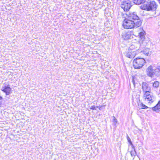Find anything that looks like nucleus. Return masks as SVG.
<instances>
[{
  "instance_id": "13",
  "label": "nucleus",
  "mask_w": 160,
  "mask_h": 160,
  "mask_svg": "<svg viewBox=\"0 0 160 160\" xmlns=\"http://www.w3.org/2000/svg\"><path fill=\"white\" fill-rule=\"evenodd\" d=\"M145 32L143 31L140 32L139 33L138 36L140 38V42H143L145 39Z\"/></svg>"
},
{
  "instance_id": "2",
  "label": "nucleus",
  "mask_w": 160,
  "mask_h": 160,
  "mask_svg": "<svg viewBox=\"0 0 160 160\" xmlns=\"http://www.w3.org/2000/svg\"><path fill=\"white\" fill-rule=\"evenodd\" d=\"M142 22L141 21L135 22L128 18L124 20L123 23V27L125 28H138L140 26Z\"/></svg>"
},
{
  "instance_id": "14",
  "label": "nucleus",
  "mask_w": 160,
  "mask_h": 160,
  "mask_svg": "<svg viewBox=\"0 0 160 160\" xmlns=\"http://www.w3.org/2000/svg\"><path fill=\"white\" fill-rule=\"evenodd\" d=\"M152 109L153 111H155L157 112H158L160 109V100L155 107L152 108Z\"/></svg>"
},
{
  "instance_id": "4",
  "label": "nucleus",
  "mask_w": 160,
  "mask_h": 160,
  "mask_svg": "<svg viewBox=\"0 0 160 160\" xmlns=\"http://www.w3.org/2000/svg\"><path fill=\"white\" fill-rule=\"evenodd\" d=\"M145 61L143 58H137L133 61V67L135 68L140 69L142 68Z\"/></svg>"
},
{
  "instance_id": "21",
  "label": "nucleus",
  "mask_w": 160,
  "mask_h": 160,
  "mask_svg": "<svg viewBox=\"0 0 160 160\" xmlns=\"http://www.w3.org/2000/svg\"><path fill=\"white\" fill-rule=\"evenodd\" d=\"M112 118H113V122L114 123L116 124L117 123V120L114 116H113Z\"/></svg>"
},
{
  "instance_id": "19",
  "label": "nucleus",
  "mask_w": 160,
  "mask_h": 160,
  "mask_svg": "<svg viewBox=\"0 0 160 160\" xmlns=\"http://www.w3.org/2000/svg\"><path fill=\"white\" fill-rule=\"evenodd\" d=\"M97 108H99V109L100 110H101V109H100V108H99V107L98 106H95V105H93V106H92L90 108V109H92V110H96V109Z\"/></svg>"
},
{
  "instance_id": "9",
  "label": "nucleus",
  "mask_w": 160,
  "mask_h": 160,
  "mask_svg": "<svg viewBox=\"0 0 160 160\" xmlns=\"http://www.w3.org/2000/svg\"><path fill=\"white\" fill-rule=\"evenodd\" d=\"M137 54L135 50H128L126 53L125 56L128 58H134Z\"/></svg>"
},
{
  "instance_id": "20",
  "label": "nucleus",
  "mask_w": 160,
  "mask_h": 160,
  "mask_svg": "<svg viewBox=\"0 0 160 160\" xmlns=\"http://www.w3.org/2000/svg\"><path fill=\"white\" fill-rule=\"evenodd\" d=\"M135 45L134 44H132L129 47V49L130 50H134V49H135Z\"/></svg>"
},
{
  "instance_id": "8",
  "label": "nucleus",
  "mask_w": 160,
  "mask_h": 160,
  "mask_svg": "<svg viewBox=\"0 0 160 160\" xmlns=\"http://www.w3.org/2000/svg\"><path fill=\"white\" fill-rule=\"evenodd\" d=\"M1 90L7 95L10 94L12 91V89L8 84H5L3 86Z\"/></svg>"
},
{
  "instance_id": "7",
  "label": "nucleus",
  "mask_w": 160,
  "mask_h": 160,
  "mask_svg": "<svg viewBox=\"0 0 160 160\" xmlns=\"http://www.w3.org/2000/svg\"><path fill=\"white\" fill-rule=\"evenodd\" d=\"M128 18L135 22H137L139 21H141L139 17L137 15L136 13L135 12L130 13L128 14Z\"/></svg>"
},
{
  "instance_id": "18",
  "label": "nucleus",
  "mask_w": 160,
  "mask_h": 160,
  "mask_svg": "<svg viewBox=\"0 0 160 160\" xmlns=\"http://www.w3.org/2000/svg\"><path fill=\"white\" fill-rule=\"evenodd\" d=\"M159 82L157 81H155L153 83V86L154 87L157 88L159 86Z\"/></svg>"
},
{
  "instance_id": "16",
  "label": "nucleus",
  "mask_w": 160,
  "mask_h": 160,
  "mask_svg": "<svg viewBox=\"0 0 160 160\" xmlns=\"http://www.w3.org/2000/svg\"><path fill=\"white\" fill-rule=\"evenodd\" d=\"M146 0H134L133 2L136 4L139 5L144 2Z\"/></svg>"
},
{
  "instance_id": "23",
  "label": "nucleus",
  "mask_w": 160,
  "mask_h": 160,
  "mask_svg": "<svg viewBox=\"0 0 160 160\" xmlns=\"http://www.w3.org/2000/svg\"><path fill=\"white\" fill-rule=\"evenodd\" d=\"M2 98V97H1L0 95V101H1ZM1 104H2V102L0 101V107H1Z\"/></svg>"
},
{
  "instance_id": "10",
  "label": "nucleus",
  "mask_w": 160,
  "mask_h": 160,
  "mask_svg": "<svg viewBox=\"0 0 160 160\" xmlns=\"http://www.w3.org/2000/svg\"><path fill=\"white\" fill-rule=\"evenodd\" d=\"M142 89L143 92L144 93L148 92H150L151 88L148 86V84L146 82H143L142 83Z\"/></svg>"
},
{
  "instance_id": "12",
  "label": "nucleus",
  "mask_w": 160,
  "mask_h": 160,
  "mask_svg": "<svg viewBox=\"0 0 160 160\" xmlns=\"http://www.w3.org/2000/svg\"><path fill=\"white\" fill-rule=\"evenodd\" d=\"M143 52L145 55L147 56L150 55L151 54V52L150 49L148 48H145L141 52Z\"/></svg>"
},
{
  "instance_id": "3",
  "label": "nucleus",
  "mask_w": 160,
  "mask_h": 160,
  "mask_svg": "<svg viewBox=\"0 0 160 160\" xmlns=\"http://www.w3.org/2000/svg\"><path fill=\"white\" fill-rule=\"evenodd\" d=\"M157 5L154 1H149L147 3L144 4L143 5L141 6V8L143 10L147 11L151 10L154 11L157 8Z\"/></svg>"
},
{
  "instance_id": "22",
  "label": "nucleus",
  "mask_w": 160,
  "mask_h": 160,
  "mask_svg": "<svg viewBox=\"0 0 160 160\" xmlns=\"http://www.w3.org/2000/svg\"><path fill=\"white\" fill-rule=\"evenodd\" d=\"M128 142L130 143V144L132 146L133 145L132 144V143L131 141V140L129 138H128Z\"/></svg>"
},
{
  "instance_id": "17",
  "label": "nucleus",
  "mask_w": 160,
  "mask_h": 160,
  "mask_svg": "<svg viewBox=\"0 0 160 160\" xmlns=\"http://www.w3.org/2000/svg\"><path fill=\"white\" fill-rule=\"evenodd\" d=\"M132 147L133 149L130 151V154L132 157H134L136 155V152L133 145H132Z\"/></svg>"
},
{
  "instance_id": "5",
  "label": "nucleus",
  "mask_w": 160,
  "mask_h": 160,
  "mask_svg": "<svg viewBox=\"0 0 160 160\" xmlns=\"http://www.w3.org/2000/svg\"><path fill=\"white\" fill-rule=\"evenodd\" d=\"M143 98L146 102L150 104L152 103L155 99L154 96L150 92H148L144 93Z\"/></svg>"
},
{
  "instance_id": "11",
  "label": "nucleus",
  "mask_w": 160,
  "mask_h": 160,
  "mask_svg": "<svg viewBox=\"0 0 160 160\" xmlns=\"http://www.w3.org/2000/svg\"><path fill=\"white\" fill-rule=\"evenodd\" d=\"M131 37V32H125L122 34V38L124 40H128Z\"/></svg>"
},
{
  "instance_id": "6",
  "label": "nucleus",
  "mask_w": 160,
  "mask_h": 160,
  "mask_svg": "<svg viewBox=\"0 0 160 160\" xmlns=\"http://www.w3.org/2000/svg\"><path fill=\"white\" fill-rule=\"evenodd\" d=\"M132 5L129 0H124L121 4V7L124 11H128L130 9Z\"/></svg>"
},
{
  "instance_id": "15",
  "label": "nucleus",
  "mask_w": 160,
  "mask_h": 160,
  "mask_svg": "<svg viewBox=\"0 0 160 160\" xmlns=\"http://www.w3.org/2000/svg\"><path fill=\"white\" fill-rule=\"evenodd\" d=\"M138 106L139 108L144 109H147L148 107L143 104L142 102H139L138 103Z\"/></svg>"
},
{
  "instance_id": "1",
  "label": "nucleus",
  "mask_w": 160,
  "mask_h": 160,
  "mask_svg": "<svg viewBox=\"0 0 160 160\" xmlns=\"http://www.w3.org/2000/svg\"><path fill=\"white\" fill-rule=\"evenodd\" d=\"M147 75L149 77L154 78L160 75V66L157 67L154 66H149L147 68Z\"/></svg>"
}]
</instances>
